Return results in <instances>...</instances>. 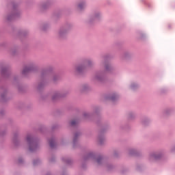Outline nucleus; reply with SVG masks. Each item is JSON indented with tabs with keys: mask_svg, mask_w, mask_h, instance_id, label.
Masks as SVG:
<instances>
[{
	"mask_svg": "<svg viewBox=\"0 0 175 175\" xmlns=\"http://www.w3.org/2000/svg\"><path fill=\"white\" fill-rule=\"evenodd\" d=\"M27 142L29 143L30 151H35L38 148V144L35 143L33 138L31 135L27 137Z\"/></svg>",
	"mask_w": 175,
	"mask_h": 175,
	"instance_id": "1",
	"label": "nucleus"
},
{
	"mask_svg": "<svg viewBox=\"0 0 175 175\" xmlns=\"http://www.w3.org/2000/svg\"><path fill=\"white\" fill-rule=\"evenodd\" d=\"M31 70H32V68H31V67H25L23 69L22 73H23V75H26V73H28V72H31Z\"/></svg>",
	"mask_w": 175,
	"mask_h": 175,
	"instance_id": "2",
	"label": "nucleus"
},
{
	"mask_svg": "<svg viewBox=\"0 0 175 175\" xmlns=\"http://www.w3.org/2000/svg\"><path fill=\"white\" fill-rule=\"evenodd\" d=\"M49 146L51 148H54V146H55V144L54 143V140L53 139H51L50 142H49Z\"/></svg>",
	"mask_w": 175,
	"mask_h": 175,
	"instance_id": "3",
	"label": "nucleus"
},
{
	"mask_svg": "<svg viewBox=\"0 0 175 175\" xmlns=\"http://www.w3.org/2000/svg\"><path fill=\"white\" fill-rule=\"evenodd\" d=\"M70 125H72V126H73L74 125H76V120H72V121H71Z\"/></svg>",
	"mask_w": 175,
	"mask_h": 175,
	"instance_id": "4",
	"label": "nucleus"
},
{
	"mask_svg": "<svg viewBox=\"0 0 175 175\" xmlns=\"http://www.w3.org/2000/svg\"><path fill=\"white\" fill-rule=\"evenodd\" d=\"M82 69H83L82 67H78L77 69V70L78 72H81V70H82Z\"/></svg>",
	"mask_w": 175,
	"mask_h": 175,
	"instance_id": "5",
	"label": "nucleus"
},
{
	"mask_svg": "<svg viewBox=\"0 0 175 175\" xmlns=\"http://www.w3.org/2000/svg\"><path fill=\"white\" fill-rule=\"evenodd\" d=\"M100 161H102V158H98V159H97V163H100Z\"/></svg>",
	"mask_w": 175,
	"mask_h": 175,
	"instance_id": "6",
	"label": "nucleus"
},
{
	"mask_svg": "<svg viewBox=\"0 0 175 175\" xmlns=\"http://www.w3.org/2000/svg\"><path fill=\"white\" fill-rule=\"evenodd\" d=\"M79 9H83V4H79Z\"/></svg>",
	"mask_w": 175,
	"mask_h": 175,
	"instance_id": "7",
	"label": "nucleus"
},
{
	"mask_svg": "<svg viewBox=\"0 0 175 175\" xmlns=\"http://www.w3.org/2000/svg\"><path fill=\"white\" fill-rule=\"evenodd\" d=\"M154 158H155V159H158V158H159V157H157V156H153Z\"/></svg>",
	"mask_w": 175,
	"mask_h": 175,
	"instance_id": "8",
	"label": "nucleus"
},
{
	"mask_svg": "<svg viewBox=\"0 0 175 175\" xmlns=\"http://www.w3.org/2000/svg\"><path fill=\"white\" fill-rule=\"evenodd\" d=\"M111 100H114V97L111 98Z\"/></svg>",
	"mask_w": 175,
	"mask_h": 175,
	"instance_id": "9",
	"label": "nucleus"
},
{
	"mask_svg": "<svg viewBox=\"0 0 175 175\" xmlns=\"http://www.w3.org/2000/svg\"><path fill=\"white\" fill-rule=\"evenodd\" d=\"M18 162H19V163H21L22 161L19 159Z\"/></svg>",
	"mask_w": 175,
	"mask_h": 175,
	"instance_id": "10",
	"label": "nucleus"
},
{
	"mask_svg": "<svg viewBox=\"0 0 175 175\" xmlns=\"http://www.w3.org/2000/svg\"><path fill=\"white\" fill-rule=\"evenodd\" d=\"M77 137V134L75 135V137Z\"/></svg>",
	"mask_w": 175,
	"mask_h": 175,
	"instance_id": "11",
	"label": "nucleus"
}]
</instances>
